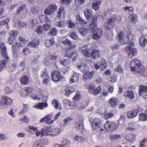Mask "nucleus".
Segmentation results:
<instances>
[{
  "instance_id": "obj_16",
  "label": "nucleus",
  "mask_w": 147,
  "mask_h": 147,
  "mask_svg": "<svg viewBox=\"0 0 147 147\" xmlns=\"http://www.w3.org/2000/svg\"><path fill=\"white\" fill-rule=\"evenodd\" d=\"M138 112V110H131L127 113V115L128 118L132 119L136 116Z\"/></svg>"
},
{
  "instance_id": "obj_47",
  "label": "nucleus",
  "mask_w": 147,
  "mask_h": 147,
  "mask_svg": "<svg viewBox=\"0 0 147 147\" xmlns=\"http://www.w3.org/2000/svg\"><path fill=\"white\" fill-rule=\"evenodd\" d=\"M57 29L55 28H53L48 33V34L50 36H55L57 35Z\"/></svg>"
},
{
  "instance_id": "obj_45",
  "label": "nucleus",
  "mask_w": 147,
  "mask_h": 147,
  "mask_svg": "<svg viewBox=\"0 0 147 147\" xmlns=\"http://www.w3.org/2000/svg\"><path fill=\"white\" fill-rule=\"evenodd\" d=\"M72 120V119L71 118L67 117L65 118L63 121V126H65L68 125Z\"/></svg>"
},
{
  "instance_id": "obj_60",
  "label": "nucleus",
  "mask_w": 147,
  "mask_h": 147,
  "mask_svg": "<svg viewBox=\"0 0 147 147\" xmlns=\"http://www.w3.org/2000/svg\"><path fill=\"white\" fill-rule=\"evenodd\" d=\"M44 13L48 15H50L53 13V12L48 7L47 8L45 9L44 11Z\"/></svg>"
},
{
  "instance_id": "obj_38",
  "label": "nucleus",
  "mask_w": 147,
  "mask_h": 147,
  "mask_svg": "<svg viewBox=\"0 0 147 147\" xmlns=\"http://www.w3.org/2000/svg\"><path fill=\"white\" fill-rule=\"evenodd\" d=\"M66 24L68 25L69 28H72L75 27L76 24L75 22L71 20H69L66 21Z\"/></svg>"
},
{
  "instance_id": "obj_4",
  "label": "nucleus",
  "mask_w": 147,
  "mask_h": 147,
  "mask_svg": "<svg viewBox=\"0 0 147 147\" xmlns=\"http://www.w3.org/2000/svg\"><path fill=\"white\" fill-rule=\"evenodd\" d=\"M92 118L91 117L89 118L90 125L92 126V129L93 130H96L100 128L101 127L102 125L100 120L98 118H96L92 122Z\"/></svg>"
},
{
  "instance_id": "obj_5",
  "label": "nucleus",
  "mask_w": 147,
  "mask_h": 147,
  "mask_svg": "<svg viewBox=\"0 0 147 147\" xmlns=\"http://www.w3.org/2000/svg\"><path fill=\"white\" fill-rule=\"evenodd\" d=\"M104 127L107 130L112 131L118 128V125L115 122L110 123L109 121H107L106 122Z\"/></svg>"
},
{
  "instance_id": "obj_63",
  "label": "nucleus",
  "mask_w": 147,
  "mask_h": 147,
  "mask_svg": "<svg viewBox=\"0 0 147 147\" xmlns=\"http://www.w3.org/2000/svg\"><path fill=\"white\" fill-rule=\"evenodd\" d=\"M20 121L27 123L29 121V119L27 116L24 115L22 118L20 119Z\"/></svg>"
},
{
  "instance_id": "obj_20",
  "label": "nucleus",
  "mask_w": 147,
  "mask_h": 147,
  "mask_svg": "<svg viewBox=\"0 0 147 147\" xmlns=\"http://www.w3.org/2000/svg\"><path fill=\"white\" fill-rule=\"evenodd\" d=\"M40 42L37 39L34 40L29 43L28 44V46L30 47H32L34 48H36L39 45Z\"/></svg>"
},
{
  "instance_id": "obj_1",
  "label": "nucleus",
  "mask_w": 147,
  "mask_h": 147,
  "mask_svg": "<svg viewBox=\"0 0 147 147\" xmlns=\"http://www.w3.org/2000/svg\"><path fill=\"white\" fill-rule=\"evenodd\" d=\"M125 34L121 32L118 35V40L122 44L127 43L128 45L125 48V51L128 55V56L132 57L136 55L137 53V49L134 48V43L133 42V36L131 32H129L127 35L125 39L124 38Z\"/></svg>"
},
{
  "instance_id": "obj_43",
  "label": "nucleus",
  "mask_w": 147,
  "mask_h": 147,
  "mask_svg": "<svg viewBox=\"0 0 147 147\" xmlns=\"http://www.w3.org/2000/svg\"><path fill=\"white\" fill-rule=\"evenodd\" d=\"M139 120L142 121H147V115L143 113L139 115Z\"/></svg>"
},
{
  "instance_id": "obj_50",
  "label": "nucleus",
  "mask_w": 147,
  "mask_h": 147,
  "mask_svg": "<svg viewBox=\"0 0 147 147\" xmlns=\"http://www.w3.org/2000/svg\"><path fill=\"white\" fill-rule=\"evenodd\" d=\"M50 121L49 116L47 115L45 117H43L41 119L40 121V123H42L45 122L47 123H49V121Z\"/></svg>"
},
{
  "instance_id": "obj_13",
  "label": "nucleus",
  "mask_w": 147,
  "mask_h": 147,
  "mask_svg": "<svg viewBox=\"0 0 147 147\" xmlns=\"http://www.w3.org/2000/svg\"><path fill=\"white\" fill-rule=\"evenodd\" d=\"M138 17L134 14L129 15L128 18V21L132 24H135L137 23L138 21Z\"/></svg>"
},
{
  "instance_id": "obj_11",
  "label": "nucleus",
  "mask_w": 147,
  "mask_h": 147,
  "mask_svg": "<svg viewBox=\"0 0 147 147\" xmlns=\"http://www.w3.org/2000/svg\"><path fill=\"white\" fill-rule=\"evenodd\" d=\"M97 17L96 16H94L92 17L91 23L89 26L90 29L93 30L96 28L97 26Z\"/></svg>"
},
{
  "instance_id": "obj_30",
  "label": "nucleus",
  "mask_w": 147,
  "mask_h": 147,
  "mask_svg": "<svg viewBox=\"0 0 147 147\" xmlns=\"http://www.w3.org/2000/svg\"><path fill=\"white\" fill-rule=\"evenodd\" d=\"M91 56L93 59H95L100 57L99 51L98 50H94L91 53Z\"/></svg>"
},
{
  "instance_id": "obj_51",
  "label": "nucleus",
  "mask_w": 147,
  "mask_h": 147,
  "mask_svg": "<svg viewBox=\"0 0 147 147\" xmlns=\"http://www.w3.org/2000/svg\"><path fill=\"white\" fill-rule=\"evenodd\" d=\"M48 7L51 10V11L53 12V13L57 10V7L55 4L50 5Z\"/></svg>"
},
{
  "instance_id": "obj_23",
  "label": "nucleus",
  "mask_w": 147,
  "mask_h": 147,
  "mask_svg": "<svg viewBox=\"0 0 147 147\" xmlns=\"http://www.w3.org/2000/svg\"><path fill=\"white\" fill-rule=\"evenodd\" d=\"M119 100L117 98L115 97H112L109 100V103L111 106L112 107H115L117 105Z\"/></svg>"
},
{
  "instance_id": "obj_31",
  "label": "nucleus",
  "mask_w": 147,
  "mask_h": 147,
  "mask_svg": "<svg viewBox=\"0 0 147 147\" xmlns=\"http://www.w3.org/2000/svg\"><path fill=\"white\" fill-rule=\"evenodd\" d=\"M49 130L50 128H47L42 129L41 131V136H49Z\"/></svg>"
},
{
  "instance_id": "obj_37",
  "label": "nucleus",
  "mask_w": 147,
  "mask_h": 147,
  "mask_svg": "<svg viewBox=\"0 0 147 147\" xmlns=\"http://www.w3.org/2000/svg\"><path fill=\"white\" fill-rule=\"evenodd\" d=\"M40 76L42 78H50V76L48 75L46 70H43L41 72Z\"/></svg>"
},
{
  "instance_id": "obj_52",
  "label": "nucleus",
  "mask_w": 147,
  "mask_h": 147,
  "mask_svg": "<svg viewBox=\"0 0 147 147\" xmlns=\"http://www.w3.org/2000/svg\"><path fill=\"white\" fill-rule=\"evenodd\" d=\"M25 8L26 5L25 4L20 5L17 12V14H19Z\"/></svg>"
},
{
  "instance_id": "obj_48",
  "label": "nucleus",
  "mask_w": 147,
  "mask_h": 147,
  "mask_svg": "<svg viewBox=\"0 0 147 147\" xmlns=\"http://www.w3.org/2000/svg\"><path fill=\"white\" fill-rule=\"evenodd\" d=\"M69 36L70 37L76 40L78 39V37L76 33L74 32H72L69 33Z\"/></svg>"
},
{
  "instance_id": "obj_17",
  "label": "nucleus",
  "mask_w": 147,
  "mask_h": 147,
  "mask_svg": "<svg viewBox=\"0 0 147 147\" xmlns=\"http://www.w3.org/2000/svg\"><path fill=\"white\" fill-rule=\"evenodd\" d=\"M85 87L88 90L89 92L91 94L95 88V84L91 82L87 83L85 85Z\"/></svg>"
},
{
  "instance_id": "obj_22",
  "label": "nucleus",
  "mask_w": 147,
  "mask_h": 147,
  "mask_svg": "<svg viewBox=\"0 0 147 147\" xmlns=\"http://www.w3.org/2000/svg\"><path fill=\"white\" fill-rule=\"evenodd\" d=\"M48 106V104L47 103L38 102L34 106L35 108L39 109H42L44 108L47 107Z\"/></svg>"
},
{
  "instance_id": "obj_14",
  "label": "nucleus",
  "mask_w": 147,
  "mask_h": 147,
  "mask_svg": "<svg viewBox=\"0 0 147 147\" xmlns=\"http://www.w3.org/2000/svg\"><path fill=\"white\" fill-rule=\"evenodd\" d=\"M61 132L60 129H50L49 130V136L55 137L58 135Z\"/></svg>"
},
{
  "instance_id": "obj_2",
  "label": "nucleus",
  "mask_w": 147,
  "mask_h": 147,
  "mask_svg": "<svg viewBox=\"0 0 147 147\" xmlns=\"http://www.w3.org/2000/svg\"><path fill=\"white\" fill-rule=\"evenodd\" d=\"M76 65L79 70L84 74L83 76L84 81L90 80L93 78L94 72L92 71L90 72H87L89 66L83 61L81 60L79 63L76 64Z\"/></svg>"
},
{
  "instance_id": "obj_29",
  "label": "nucleus",
  "mask_w": 147,
  "mask_h": 147,
  "mask_svg": "<svg viewBox=\"0 0 147 147\" xmlns=\"http://www.w3.org/2000/svg\"><path fill=\"white\" fill-rule=\"evenodd\" d=\"M29 78L28 76H23L20 80L21 83L23 85H26L28 83Z\"/></svg>"
},
{
  "instance_id": "obj_27",
  "label": "nucleus",
  "mask_w": 147,
  "mask_h": 147,
  "mask_svg": "<svg viewBox=\"0 0 147 147\" xmlns=\"http://www.w3.org/2000/svg\"><path fill=\"white\" fill-rule=\"evenodd\" d=\"M2 98L7 105H11L13 102V100L12 99L6 96H3Z\"/></svg>"
},
{
  "instance_id": "obj_15",
  "label": "nucleus",
  "mask_w": 147,
  "mask_h": 147,
  "mask_svg": "<svg viewBox=\"0 0 147 147\" xmlns=\"http://www.w3.org/2000/svg\"><path fill=\"white\" fill-rule=\"evenodd\" d=\"M52 104L53 105L55 109L61 110L62 109V105L59 100L56 99H55L51 101Z\"/></svg>"
},
{
  "instance_id": "obj_10",
  "label": "nucleus",
  "mask_w": 147,
  "mask_h": 147,
  "mask_svg": "<svg viewBox=\"0 0 147 147\" xmlns=\"http://www.w3.org/2000/svg\"><path fill=\"white\" fill-rule=\"evenodd\" d=\"M52 78L55 82H58L61 78L60 71L57 70H55L52 73Z\"/></svg>"
},
{
  "instance_id": "obj_32",
  "label": "nucleus",
  "mask_w": 147,
  "mask_h": 147,
  "mask_svg": "<svg viewBox=\"0 0 147 147\" xmlns=\"http://www.w3.org/2000/svg\"><path fill=\"white\" fill-rule=\"evenodd\" d=\"M101 2L99 1L92 3V7L95 10H97L99 9L101 4Z\"/></svg>"
},
{
  "instance_id": "obj_62",
  "label": "nucleus",
  "mask_w": 147,
  "mask_h": 147,
  "mask_svg": "<svg viewBox=\"0 0 147 147\" xmlns=\"http://www.w3.org/2000/svg\"><path fill=\"white\" fill-rule=\"evenodd\" d=\"M115 71L118 72L120 73H122L123 72V69L121 65H119L117 66L114 69Z\"/></svg>"
},
{
  "instance_id": "obj_64",
  "label": "nucleus",
  "mask_w": 147,
  "mask_h": 147,
  "mask_svg": "<svg viewBox=\"0 0 147 147\" xmlns=\"http://www.w3.org/2000/svg\"><path fill=\"white\" fill-rule=\"evenodd\" d=\"M30 51L28 48L26 47L22 51L21 54L23 55H25L29 53Z\"/></svg>"
},
{
  "instance_id": "obj_49",
  "label": "nucleus",
  "mask_w": 147,
  "mask_h": 147,
  "mask_svg": "<svg viewBox=\"0 0 147 147\" xmlns=\"http://www.w3.org/2000/svg\"><path fill=\"white\" fill-rule=\"evenodd\" d=\"M40 19L41 21L42 22H48L49 21L48 18L46 15H41L40 17Z\"/></svg>"
},
{
  "instance_id": "obj_40",
  "label": "nucleus",
  "mask_w": 147,
  "mask_h": 147,
  "mask_svg": "<svg viewBox=\"0 0 147 147\" xmlns=\"http://www.w3.org/2000/svg\"><path fill=\"white\" fill-rule=\"evenodd\" d=\"M101 87L100 86H99L96 88H94V90L93 91L91 94H93L95 95H97L101 93Z\"/></svg>"
},
{
  "instance_id": "obj_34",
  "label": "nucleus",
  "mask_w": 147,
  "mask_h": 147,
  "mask_svg": "<svg viewBox=\"0 0 147 147\" xmlns=\"http://www.w3.org/2000/svg\"><path fill=\"white\" fill-rule=\"evenodd\" d=\"M88 32V29L86 28L82 27L79 29V32L80 34L83 36L86 35Z\"/></svg>"
},
{
  "instance_id": "obj_18",
  "label": "nucleus",
  "mask_w": 147,
  "mask_h": 147,
  "mask_svg": "<svg viewBox=\"0 0 147 147\" xmlns=\"http://www.w3.org/2000/svg\"><path fill=\"white\" fill-rule=\"evenodd\" d=\"M82 53L85 56L89 57L91 56V53L89 49H88L87 46L85 45L82 48Z\"/></svg>"
},
{
  "instance_id": "obj_53",
  "label": "nucleus",
  "mask_w": 147,
  "mask_h": 147,
  "mask_svg": "<svg viewBox=\"0 0 147 147\" xmlns=\"http://www.w3.org/2000/svg\"><path fill=\"white\" fill-rule=\"evenodd\" d=\"M100 65H101V67L102 68V69H104L106 68L107 66L106 60L104 59H101V62L100 63Z\"/></svg>"
},
{
  "instance_id": "obj_57",
  "label": "nucleus",
  "mask_w": 147,
  "mask_h": 147,
  "mask_svg": "<svg viewBox=\"0 0 147 147\" xmlns=\"http://www.w3.org/2000/svg\"><path fill=\"white\" fill-rule=\"evenodd\" d=\"M136 136L134 134H132L129 137L128 136H126V138L128 141L130 142L134 140H135Z\"/></svg>"
},
{
  "instance_id": "obj_12",
  "label": "nucleus",
  "mask_w": 147,
  "mask_h": 147,
  "mask_svg": "<svg viewBox=\"0 0 147 147\" xmlns=\"http://www.w3.org/2000/svg\"><path fill=\"white\" fill-rule=\"evenodd\" d=\"M3 43H0V49H1V52L3 57L6 56L8 58V56L7 55V47L4 45Z\"/></svg>"
},
{
  "instance_id": "obj_24",
  "label": "nucleus",
  "mask_w": 147,
  "mask_h": 147,
  "mask_svg": "<svg viewBox=\"0 0 147 147\" xmlns=\"http://www.w3.org/2000/svg\"><path fill=\"white\" fill-rule=\"evenodd\" d=\"M33 90L32 88L28 87L23 89L21 92L22 95L23 97L27 96L28 94L30 93Z\"/></svg>"
},
{
  "instance_id": "obj_58",
  "label": "nucleus",
  "mask_w": 147,
  "mask_h": 147,
  "mask_svg": "<svg viewBox=\"0 0 147 147\" xmlns=\"http://www.w3.org/2000/svg\"><path fill=\"white\" fill-rule=\"evenodd\" d=\"M76 19L77 20L79 21L81 23L85 24H87V22L83 19L79 15H78L77 16Z\"/></svg>"
},
{
  "instance_id": "obj_56",
  "label": "nucleus",
  "mask_w": 147,
  "mask_h": 147,
  "mask_svg": "<svg viewBox=\"0 0 147 147\" xmlns=\"http://www.w3.org/2000/svg\"><path fill=\"white\" fill-rule=\"evenodd\" d=\"M9 18H7L6 20H4L2 21H1L0 22V25L2 26L3 25L5 24H6L7 25L8 23L9 22ZM8 28L7 29H9V27L7 25Z\"/></svg>"
},
{
  "instance_id": "obj_25",
  "label": "nucleus",
  "mask_w": 147,
  "mask_h": 147,
  "mask_svg": "<svg viewBox=\"0 0 147 147\" xmlns=\"http://www.w3.org/2000/svg\"><path fill=\"white\" fill-rule=\"evenodd\" d=\"M139 95L140 96L147 92V86L141 85L139 87Z\"/></svg>"
},
{
  "instance_id": "obj_26",
  "label": "nucleus",
  "mask_w": 147,
  "mask_h": 147,
  "mask_svg": "<svg viewBox=\"0 0 147 147\" xmlns=\"http://www.w3.org/2000/svg\"><path fill=\"white\" fill-rule=\"evenodd\" d=\"M147 43V39L144 36H142L139 39V43L141 46L145 47Z\"/></svg>"
},
{
  "instance_id": "obj_33",
  "label": "nucleus",
  "mask_w": 147,
  "mask_h": 147,
  "mask_svg": "<svg viewBox=\"0 0 147 147\" xmlns=\"http://www.w3.org/2000/svg\"><path fill=\"white\" fill-rule=\"evenodd\" d=\"M39 7L36 6H33L30 7V12L33 14H37L38 12Z\"/></svg>"
},
{
  "instance_id": "obj_59",
  "label": "nucleus",
  "mask_w": 147,
  "mask_h": 147,
  "mask_svg": "<svg viewBox=\"0 0 147 147\" xmlns=\"http://www.w3.org/2000/svg\"><path fill=\"white\" fill-rule=\"evenodd\" d=\"M18 32L16 31H11L9 33V36L15 37L18 35Z\"/></svg>"
},
{
  "instance_id": "obj_41",
  "label": "nucleus",
  "mask_w": 147,
  "mask_h": 147,
  "mask_svg": "<svg viewBox=\"0 0 147 147\" xmlns=\"http://www.w3.org/2000/svg\"><path fill=\"white\" fill-rule=\"evenodd\" d=\"M54 42L53 38L50 39L49 40L47 39L46 40L45 45L47 47H49L52 46Z\"/></svg>"
},
{
  "instance_id": "obj_7",
  "label": "nucleus",
  "mask_w": 147,
  "mask_h": 147,
  "mask_svg": "<svg viewBox=\"0 0 147 147\" xmlns=\"http://www.w3.org/2000/svg\"><path fill=\"white\" fill-rule=\"evenodd\" d=\"M116 18V16L115 15H113L107 20V23H104L106 30H109L111 29V24L115 22Z\"/></svg>"
},
{
  "instance_id": "obj_3",
  "label": "nucleus",
  "mask_w": 147,
  "mask_h": 147,
  "mask_svg": "<svg viewBox=\"0 0 147 147\" xmlns=\"http://www.w3.org/2000/svg\"><path fill=\"white\" fill-rule=\"evenodd\" d=\"M131 70L134 74L143 73L145 69L143 66L141 65L140 61L136 59L131 61L130 64Z\"/></svg>"
},
{
  "instance_id": "obj_55",
  "label": "nucleus",
  "mask_w": 147,
  "mask_h": 147,
  "mask_svg": "<svg viewBox=\"0 0 147 147\" xmlns=\"http://www.w3.org/2000/svg\"><path fill=\"white\" fill-rule=\"evenodd\" d=\"M61 64L65 66L69 63V60L68 59H62L60 60Z\"/></svg>"
},
{
  "instance_id": "obj_54",
  "label": "nucleus",
  "mask_w": 147,
  "mask_h": 147,
  "mask_svg": "<svg viewBox=\"0 0 147 147\" xmlns=\"http://www.w3.org/2000/svg\"><path fill=\"white\" fill-rule=\"evenodd\" d=\"M77 107V105L74 101L71 102L69 109H74Z\"/></svg>"
},
{
  "instance_id": "obj_42",
  "label": "nucleus",
  "mask_w": 147,
  "mask_h": 147,
  "mask_svg": "<svg viewBox=\"0 0 147 147\" xmlns=\"http://www.w3.org/2000/svg\"><path fill=\"white\" fill-rule=\"evenodd\" d=\"M66 25V21H61L56 22V25L58 27L60 28H63Z\"/></svg>"
},
{
  "instance_id": "obj_61",
  "label": "nucleus",
  "mask_w": 147,
  "mask_h": 147,
  "mask_svg": "<svg viewBox=\"0 0 147 147\" xmlns=\"http://www.w3.org/2000/svg\"><path fill=\"white\" fill-rule=\"evenodd\" d=\"M4 91L5 94H8L12 92L9 86H6L4 89Z\"/></svg>"
},
{
  "instance_id": "obj_28",
  "label": "nucleus",
  "mask_w": 147,
  "mask_h": 147,
  "mask_svg": "<svg viewBox=\"0 0 147 147\" xmlns=\"http://www.w3.org/2000/svg\"><path fill=\"white\" fill-rule=\"evenodd\" d=\"M79 76L78 73H74L72 75V77L70 79V83H73L77 82L79 80Z\"/></svg>"
},
{
  "instance_id": "obj_39",
  "label": "nucleus",
  "mask_w": 147,
  "mask_h": 147,
  "mask_svg": "<svg viewBox=\"0 0 147 147\" xmlns=\"http://www.w3.org/2000/svg\"><path fill=\"white\" fill-rule=\"evenodd\" d=\"M84 14L87 19H89L92 17V14L90 10L86 9L84 10Z\"/></svg>"
},
{
  "instance_id": "obj_35",
  "label": "nucleus",
  "mask_w": 147,
  "mask_h": 147,
  "mask_svg": "<svg viewBox=\"0 0 147 147\" xmlns=\"http://www.w3.org/2000/svg\"><path fill=\"white\" fill-rule=\"evenodd\" d=\"M69 140L68 139H65L63 140L61 145V147H68L69 146Z\"/></svg>"
},
{
  "instance_id": "obj_46",
  "label": "nucleus",
  "mask_w": 147,
  "mask_h": 147,
  "mask_svg": "<svg viewBox=\"0 0 147 147\" xmlns=\"http://www.w3.org/2000/svg\"><path fill=\"white\" fill-rule=\"evenodd\" d=\"M71 102L67 99H64L63 101V103L64 107L66 109L69 108Z\"/></svg>"
},
{
  "instance_id": "obj_21",
  "label": "nucleus",
  "mask_w": 147,
  "mask_h": 147,
  "mask_svg": "<svg viewBox=\"0 0 147 147\" xmlns=\"http://www.w3.org/2000/svg\"><path fill=\"white\" fill-rule=\"evenodd\" d=\"M124 96L125 97H127L130 99H133L134 97V92L131 91H127L124 92Z\"/></svg>"
},
{
  "instance_id": "obj_44",
  "label": "nucleus",
  "mask_w": 147,
  "mask_h": 147,
  "mask_svg": "<svg viewBox=\"0 0 147 147\" xmlns=\"http://www.w3.org/2000/svg\"><path fill=\"white\" fill-rule=\"evenodd\" d=\"M121 136L119 134H112L109 136V138L112 140L114 139H119L121 138Z\"/></svg>"
},
{
  "instance_id": "obj_8",
  "label": "nucleus",
  "mask_w": 147,
  "mask_h": 147,
  "mask_svg": "<svg viewBox=\"0 0 147 147\" xmlns=\"http://www.w3.org/2000/svg\"><path fill=\"white\" fill-rule=\"evenodd\" d=\"M48 142L47 139L38 140L34 143L32 147H44L47 145Z\"/></svg>"
},
{
  "instance_id": "obj_9",
  "label": "nucleus",
  "mask_w": 147,
  "mask_h": 147,
  "mask_svg": "<svg viewBox=\"0 0 147 147\" xmlns=\"http://www.w3.org/2000/svg\"><path fill=\"white\" fill-rule=\"evenodd\" d=\"M93 34L92 36V38L96 39L100 38L103 34V31L102 28L96 29L93 32Z\"/></svg>"
},
{
  "instance_id": "obj_36",
  "label": "nucleus",
  "mask_w": 147,
  "mask_h": 147,
  "mask_svg": "<svg viewBox=\"0 0 147 147\" xmlns=\"http://www.w3.org/2000/svg\"><path fill=\"white\" fill-rule=\"evenodd\" d=\"M75 89L72 86H69L66 88L65 89V95H69L71 93L74 91Z\"/></svg>"
},
{
  "instance_id": "obj_19",
  "label": "nucleus",
  "mask_w": 147,
  "mask_h": 147,
  "mask_svg": "<svg viewBox=\"0 0 147 147\" xmlns=\"http://www.w3.org/2000/svg\"><path fill=\"white\" fill-rule=\"evenodd\" d=\"M76 127L77 129L78 130L84 129L83 121L82 119H80L78 122H76Z\"/></svg>"
},
{
  "instance_id": "obj_6",
  "label": "nucleus",
  "mask_w": 147,
  "mask_h": 147,
  "mask_svg": "<svg viewBox=\"0 0 147 147\" xmlns=\"http://www.w3.org/2000/svg\"><path fill=\"white\" fill-rule=\"evenodd\" d=\"M74 48V47H69L66 50V54L67 57L69 58H71L74 57L72 60L73 61H75L77 59V55L75 51L73 52Z\"/></svg>"
}]
</instances>
